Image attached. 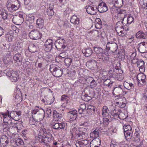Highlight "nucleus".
Returning a JSON list of instances; mask_svg holds the SVG:
<instances>
[{"instance_id": "nucleus-1", "label": "nucleus", "mask_w": 147, "mask_h": 147, "mask_svg": "<svg viewBox=\"0 0 147 147\" xmlns=\"http://www.w3.org/2000/svg\"><path fill=\"white\" fill-rule=\"evenodd\" d=\"M33 120L35 121L39 122L42 121L45 116V112L41 108L36 106L32 112Z\"/></svg>"}, {"instance_id": "nucleus-2", "label": "nucleus", "mask_w": 147, "mask_h": 147, "mask_svg": "<svg viewBox=\"0 0 147 147\" xmlns=\"http://www.w3.org/2000/svg\"><path fill=\"white\" fill-rule=\"evenodd\" d=\"M0 114L2 115L4 118L3 121L5 120V119L9 118L10 119V117L12 119L15 121H17L20 118V116L21 115V112L12 111L9 114V111L7 110L5 113H1Z\"/></svg>"}, {"instance_id": "nucleus-3", "label": "nucleus", "mask_w": 147, "mask_h": 147, "mask_svg": "<svg viewBox=\"0 0 147 147\" xmlns=\"http://www.w3.org/2000/svg\"><path fill=\"white\" fill-rule=\"evenodd\" d=\"M49 70L53 76L56 77H61L63 73L61 68L55 65H51Z\"/></svg>"}, {"instance_id": "nucleus-4", "label": "nucleus", "mask_w": 147, "mask_h": 147, "mask_svg": "<svg viewBox=\"0 0 147 147\" xmlns=\"http://www.w3.org/2000/svg\"><path fill=\"white\" fill-rule=\"evenodd\" d=\"M6 121V119H5V120L3 121L4 122H3L4 123V125H3V127L5 130H8L11 127H14L18 129H20V126L21 127L23 126L21 123L20 122L17 123L15 124H14V126L11 120L10 119L8 120L7 121Z\"/></svg>"}, {"instance_id": "nucleus-5", "label": "nucleus", "mask_w": 147, "mask_h": 147, "mask_svg": "<svg viewBox=\"0 0 147 147\" xmlns=\"http://www.w3.org/2000/svg\"><path fill=\"white\" fill-rule=\"evenodd\" d=\"M111 11L112 14H116L117 15V17L119 19V20H122L121 23H123L125 18H126L127 16L125 10L119 9L115 10L114 9L113 10H111Z\"/></svg>"}, {"instance_id": "nucleus-6", "label": "nucleus", "mask_w": 147, "mask_h": 147, "mask_svg": "<svg viewBox=\"0 0 147 147\" xmlns=\"http://www.w3.org/2000/svg\"><path fill=\"white\" fill-rule=\"evenodd\" d=\"M111 11L120 9L123 5V0H109Z\"/></svg>"}, {"instance_id": "nucleus-7", "label": "nucleus", "mask_w": 147, "mask_h": 147, "mask_svg": "<svg viewBox=\"0 0 147 147\" xmlns=\"http://www.w3.org/2000/svg\"><path fill=\"white\" fill-rule=\"evenodd\" d=\"M118 48V46L115 43L108 42L106 45V49L108 51H110L115 54H119V52L117 50Z\"/></svg>"}, {"instance_id": "nucleus-8", "label": "nucleus", "mask_w": 147, "mask_h": 147, "mask_svg": "<svg viewBox=\"0 0 147 147\" xmlns=\"http://www.w3.org/2000/svg\"><path fill=\"white\" fill-rule=\"evenodd\" d=\"M66 44L65 40L61 38L57 39L55 42V46L57 50L61 51L66 48Z\"/></svg>"}, {"instance_id": "nucleus-9", "label": "nucleus", "mask_w": 147, "mask_h": 147, "mask_svg": "<svg viewBox=\"0 0 147 147\" xmlns=\"http://www.w3.org/2000/svg\"><path fill=\"white\" fill-rule=\"evenodd\" d=\"M17 1V4H13L11 3L10 0H8L6 4V6L8 10L10 11H12V10L16 11L18 10L20 5V2L18 1Z\"/></svg>"}, {"instance_id": "nucleus-10", "label": "nucleus", "mask_w": 147, "mask_h": 147, "mask_svg": "<svg viewBox=\"0 0 147 147\" xmlns=\"http://www.w3.org/2000/svg\"><path fill=\"white\" fill-rule=\"evenodd\" d=\"M121 110H116L115 109L112 110L111 112V116H110L112 118L116 119L117 117L120 119H123V117H121V115H124V113L122 112H120Z\"/></svg>"}, {"instance_id": "nucleus-11", "label": "nucleus", "mask_w": 147, "mask_h": 147, "mask_svg": "<svg viewBox=\"0 0 147 147\" xmlns=\"http://www.w3.org/2000/svg\"><path fill=\"white\" fill-rule=\"evenodd\" d=\"M146 76L145 75L142 73L138 74L137 78L138 81V85L140 87L144 85L146 83Z\"/></svg>"}, {"instance_id": "nucleus-12", "label": "nucleus", "mask_w": 147, "mask_h": 147, "mask_svg": "<svg viewBox=\"0 0 147 147\" xmlns=\"http://www.w3.org/2000/svg\"><path fill=\"white\" fill-rule=\"evenodd\" d=\"M29 36L32 39L38 40L41 38L42 33L38 30H33L29 33Z\"/></svg>"}, {"instance_id": "nucleus-13", "label": "nucleus", "mask_w": 147, "mask_h": 147, "mask_svg": "<svg viewBox=\"0 0 147 147\" xmlns=\"http://www.w3.org/2000/svg\"><path fill=\"white\" fill-rule=\"evenodd\" d=\"M123 73V71L122 70H120L119 71L114 70L113 74H111L110 76L117 80L121 81L123 78L122 74Z\"/></svg>"}, {"instance_id": "nucleus-14", "label": "nucleus", "mask_w": 147, "mask_h": 147, "mask_svg": "<svg viewBox=\"0 0 147 147\" xmlns=\"http://www.w3.org/2000/svg\"><path fill=\"white\" fill-rule=\"evenodd\" d=\"M23 16L22 14H20L18 16H14L12 19V22L15 24L20 25L24 22Z\"/></svg>"}, {"instance_id": "nucleus-15", "label": "nucleus", "mask_w": 147, "mask_h": 147, "mask_svg": "<svg viewBox=\"0 0 147 147\" xmlns=\"http://www.w3.org/2000/svg\"><path fill=\"white\" fill-rule=\"evenodd\" d=\"M45 50L47 52L50 51L53 49V41L50 39L47 40L44 45Z\"/></svg>"}, {"instance_id": "nucleus-16", "label": "nucleus", "mask_w": 147, "mask_h": 147, "mask_svg": "<svg viewBox=\"0 0 147 147\" xmlns=\"http://www.w3.org/2000/svg\"><path fill=\"white\" fill-rule=\"evenodd\" d=\"M66 125L67 124L65 123H57L53 125L52 126H51V127L54 129L60 130L61 129H66Z\"/></svg>"}, {"instance_id": "nucleus-17", "label": "nucleus", "mask_w": 147, "mask_h": 147, "mask_svg": "<svg viewBox=\"0 0 147 147\" xmlns=\"http://www.w3.org/2000/svg\"><path fill=\"white\" fill-rule=\"evenodd\" d=\"M138 45V50L139 52L144 53L147 51V43L143 42L139 44Z\"/></svg>"}, {"instance_id": "nucleus-18", "label": "nucleus", "mask_w": 147, "mask_h": 147, "mask_svg": "<svg viewBox=\"0 0 147 147\" xmlns=\"http://www.w3.org/2000/svg\"><path fill=\"white\" fill-rule=\"evenodd\" d=\"M108 9L107 5L103 2L99 3L97 7V10L100 13L106 11Z\"/></svg>"}, {"instance_id": "nucleus-19", "label": "nucleus", "mask_w": 147, "mask_h": 147, "mask_svg": "<svg viewBox=\"0 0 147 147\" xmlns=\"http://www.w3.org/2000/svg\"><path fill=\"white\" fill-rule=\"evenodd\" d=\"M88 13L92 15H95L97 11V7L96 5L89 6L86 9Z\"/></svg>"}, {"instance_id": "nucleus-20", "label": "nucleus", "mask_w": 147, "mask_h": 147, "mask_svg": "<svg viewBox=\"0 0 147 147\" xmlns=\"http://www.w3.org/2000/svg\"><path fill=\"white\" fill-rule=\"evenodd\" d=\"M101 140L99 138H95L90 142V147H99L100 144Z\"/></svg>"}, {"instance_id": "nucleus-21", "label": "nucleus", "mask_w": 147, "mask_h": 147, "mask_svg": "<svg viewBox=\"0 0 147 147\" xmlns=\"http://www.w3.org/2000/svg\"><path fill=\"white\" fill-rule=\"evenodd\" d=\"M77 111L76 110L71 111L68 113V116L70 118V121L76 119L77 116Z\"/></svg>"}, {"instance_id": "nucleus-22", "label": "nucleus", "mask_w": 147, "mask_h": 147, "mask_svg": "<svg viewBox=\"0 0 147 147\" xmlns=\"http://www.w3.org/2000/svg\"><path fill=\"white\" fill-rule=\"evenodd\" d=\"M94 51L96 53L98 58H100L101 55L103 54V49L100 47H94Z\"/></svg>"}, {"instance_id": "nucleus-23", "label": "nucleus", "mask_w": 147, "mask_h": 147, "mask_svg": "<svg viewBox=\"0 0 147 147\" xmlns=\"http://www.w3.org/2000/svg\"><path fill=\"white\" fill-rule=\"evenodd\" d=\"M82 52L86 57H89L93 53V51L92 49L88 48L82 50Z\"/></svg>"}, {"instance_id": "nucleus-24", "label": "nucleus", "mask_w": 147, "mask_h": 147, "mask_svg": "<svg viewBox=\"0 0 147 147\" xmlns=\"http://www.w3.org/2000/svg\"><path fill=\"white\" fill-rule=\"evenodd\" d=\"M53 117L56 121H60L62 120L63 116L62 114L58 113L55 110H54L53 112Z\"/></svg>"}, {"instance_id": "nucleus-25", "label": "nucleus", "mask_w": 147, "mask_h": 147, "mask_svg": "<svg viewBox=\"0 0 147 147\" xmlns=\"http://www.w3.org/2000/svg\"><path fill=\"white\" fill-rule=\"evenodd\" d=\"M100 131V129L98 127L96 128L95 130L90 133V137L94 138H97L99 135Z\"/></svg>"}, {"instance_id": "nucleus-26", "label": "nucleus", "mask_w": 147, "mask_h": 147, "mask_svg": "<svg viewBox=\"0 0 147 147\" xmlns=\"http://www.w3.org/2000/svg\"><path fill=\"white\" fill-rule=\"evenodd\" d=\"M122 87V86L121 85H119L118 86L115 87L113 90L114 93L117 95H120L123 91Z\"/></svg>"}, {"instance_id": "nucleus-27", "label": "nucleus", "mask_w": 147, "mask_h": 147, "mask_svg": "<svg viewBox=\"0 0 147 147\" xmlns=\"http://www.w3.org/2000/svg\"><path fill=\"white\" fill-rule=\"evenodd\" d=\"M37 27L39 28H42L44 27V20L41 18H39L36 21Z\"/></svg>"}, {"instance_id": "nucleus-28", "label": "nucleus", "mask_w": 147, "mask_h": 147, "mask_svg": "<svg viewBox=\"0 0 147 147\" xmlns=\"http://www.w3.org/2000/svg\"><path fill=\"white\" fill-rule=\"evenodd\" d=\"M136 61H135L134 60L132 61V63L134 64L137 63V66L138 67L141 68H143V67L144 64V63L142 59H136Z\"/></svg>"}, {"instance_id": "nucleus-29", "label": "nucleus", "mask_w": 147, "mask_h": 147, "mask_svg": "<svg viewBox=\"0 0 147 147\" xmlns=\"http://www.w3.org/2000/svg\"><path fill=\"white\" fill-rule=\"evenodd\" d=\"M1 144H3V146L6 145L9 142V139L8 137L5 135L3 136L0 140Z\"/></svg>"}, {"instance_id": "nucleus-30", "label": "nucleus", "mask_w": 147, "mask_h": 147, "mask_svg": "<svg viewBox=\"0 0 147 147\" xmlns=\"http://www.w3.org/2000/svg\"><path fill=\"white\" fill-rule=\"evenodd\" d=\"M113 83V82L111 81L110 79H107L104 81L103 84L104 86H107L110 88L112 86Z\"/></svg>"}, {"instance_id": "nucleus-31", "label": "nucleus", "mask_w": 147, "mask_h": 147, "mask_svg": "<svg viewBox=\"0 0 147 147\" xmlns=\"http://www.w3.org/2000/svg\"><path fill=\"white\" fill-rule=\"evenodd\" d=\"M130 131H125L124 132V136L125 138L127 140L131 139L132 138L133 134V131L132 130H130Z\"/></svg>"}, {"instance_id": "nucleus-32", "label": "nucleus", "mask_w": 147, "mask_h": 147, "mask_svg": "<svg viewBox=\"0 0 147 147\" xmlns=\"http://www.w3.org/2000/svg\"><path fill=\"white\" fill-rule=\"evenodd\" d=\"M75 134L76 136L80 138H85L86 136L85 133L80 130H76Z\"/></svg>"}, {"instance_id": "nucleus-33", "label": "nucleus", "mask_w": 147, "mask_h": 147, "mask_svg": "<svg viewBox=\"0 0 147 147\" xmlns=\"http://www.w3.org/2000/svg\"><path fill=\"white\" fill-rule=\"evenodd\" d=\"M80 20L75 16H73L71 18V22L74 24H79Z\"/></svg>"}, {"instance_id": "nucleus-34", "label": "nucleus", "mask_w": 147, "mask_h": 147, "mask_svg": "<svg viewBox=\"0 0 147 147\" xmlns=\"http://www.w3.org/2000/svg\"><path fill=\"white\" fill-rule=\"evenodd\" d=\"M123 86L125 88L128 90H130L134 87L133 84L131 83H128L125 81L124 82Z\"/></svg>"}, {"instance_id": "nucleus-35", "label": "nucleus", "mask_w": 147, "mask_h": 147, "mask_svg": "<svg viewBox=\"0 0 147 147\" xmlns=\"http://www.w3.org/2000/svg\"><path fill=\"white\" fill-rule=\"evenodd\" d=\"M90 96H88V94H85L84 95H82L81 98L85 101L88 102L90 100H91L92 97H93L94 95L92 96L90 95V93L89 94Z\"/></svg>"}, {"instance_id": "nucleus-36", "label": "nucleus", "mask_w": 147, "mask_h": 147, "mask_svg": "<svg viewBox=\"0 0 147 147\" xmlns=\"http://www.w3.org/2000/svg\"><path fill=\"white\" fill-rule=\"evenodd\" d=\"M121 22H118L115 25V30L118 33V32H123L122 30H120V29H124V27L123 26H120Z\"/></svg>"}, {"instance_id": "nucleus-37", "label": "nucleus", "mask_w": 147, "mask_h": 147, "mask_svg": "<svg viewBox=\"0 0 147 147\" xmlns=\"http://www.w3.org/2000/svg\"><path fill=\"white\" fill-rule=\"evenodd\" d=\"M102 114L103 116L107 117L108 115L109 111L107 106H104L102 109Z\"/></svg>"}, {"instance_id": "nucleus-38", "label": "nucleus", "mask_w": 147, "mask_h": 147, "mask_svg": "<svg viewBox=\"0 0 147 147\" xmlns=\"http://www.w3.org/2000/svg\"><path fill=\"white\" fill-rule=\"evenodd\" d=\"M51 135H46L43 136V139L42 140V141L44 143L49 142L51 140Z\"/></svg>"}, {"instance_id": "nucleus-39", "label": "nucleus", "mask_w": 147, "mask_h": 147, "mask_svg": "<svg viewBox=\"0 0 147 147\" xmlns=\"http://www.w3.org/2000/svg\"><path fill=\"white\" fill-rule=\"evenodd\" d=\"M29 50L32 53H35L37 51L36 46L34 44H31L28 47Z\"/></svg>"}, {"instance_id": "nucleus-40", "label": "nucleus", "mask_w": 147, "mask_h": 147, "mask_svg": "<svg viewBox=\"0 0 147 147\" xmlns=\"http://www.w3.org/2000/svg\"><path fill=\"white\" fill-rule=\"evenodd\" d=\"M99 59H101L104 63H106L108 61L109 59V57L108 55H106L105 53H103L101 55V56Z\"/></svg>"}, {"instance_id": "nucleus-41", "label": "nucleus", "mask_w": 147, "mask_h": 147, "mask_svg": "<svg viewBox=\"0 0 147 147\" xmlns=\"http://www.w3.org/2000/svg\"><path fill=\"white\" fill-rule=\"evenodd\" d=\"M21 55L19 53L15 54L13 57V59L14 61L17 62H20L21 61Z\"/></svg>"}, {"instance_id": "nucleus-42", "label": "nucleus", "mask_w": 147, "mask_h": 147, "mask_svg": "<svg viewBox=\"0 0 147 147\" xmlns=\"http://www.w3.org/2000/svg\"><path fill=\"white\" fill-rule=\"evenodd\" d=\"M72 61V59L70 58H66L65 59L64 61L65 65L67 66H69L71 64Z\"/></svg>"}, {"instance_id": "nucleus-43", "label": "nucleus", "mask_w": 147, "mask_h": 147, "mask_svg": "<svg viewBox=\"0 0 147 147\" xmlns=\"http://www.w3.org/2000/svg\"><path fill=\"white\" fill-rule=\"evenodd\" d=\"M17 73L15 72H13L11 71H9L7 74V76L9 77H18Z\"/></svg>"}, {"instance_id": "nucleus-44", "label": "nucleus", "mask_w": 147, "mask_h": 147, "mask_svg": "<svg viewBox=\"0 0 147 147\" xmlns=\"http://www.w3.org/2000/svg\"><path fill=\"white\" fill-rule=\"evenodd\" d=\"M63 52L60 53L59 56H58V57L59 58H60V57L65 58L68 56V54L65 51L63 50Z\"/></svg>"}, {"instance_id": "nucleus-45", "label": "nucleus", "mask_w": 147, "mask_h": 147, "mask_svg": "<svg viewBox=\"0 0 147 147\" xmlns=\"http://www.w3.org/2000/svg\"><path fill=\"white\" fill-rule=\"evenodd\" d=\"M125 100V99L124 97L118 98L116 100L117 101L116 102V104L118 105H119V104H121L122 103L124 102V101Z\"/></svg>"}, {"instance_id": "nucleus-46", "label": "nucleus", "mask_w": 147, "mask_h": 147, "mask_svg": "<svg viewBox=\"0 0 147 147\" xmlns=\"http://www.w3.org/2000/svg\"><path fill=\"white\" fill-rule=\"evenodd\" d=\"M134 20V19L132 16H128L127 18L126 22L127 25H129L131 24L133 22Z\"/></svg>"}, {"instance_id": "nucleus-47", "label": "nucleus", "mask_w": 147, "mask_h": 147, "mask_svg": "<svg viewBox=\"0 0 147 147\" xmlns=\"http://www.w3.org/2000/svg\"><path fill=\"white\" fill-rule=\"evenodd\" d=\"M124 132L130 131V130H132V128L129 125H125L123 126Z\"/></svg>"}, {"instance_id": "nucleus-48", "label": "nucleus", "mask_w": 147, "mask_h": 147, "mask_svg": "<svg viewBox=\"0 0 147 147\" xmlns=\"http://www.w3.org/2000/svg\"><path fill=\"white\" fill-rule=\"evenodd\" d=\"M47 14L49 16H52L54 14V11L52 7H49L47 9Z\"/></svg>"}, {"instance_id": "nucleus-49", "label": "nucleus", "mask_w": 147, "mask_h": 147, "mask_svg": "<svg viewBox=\"0 0 147 147\" xmlns=\"http://www.w3.org/2000/svg\"><path fill=\"white\" fill-rule=\"evenodd\" d=\"M115 64L116 65L115 66V69L116 70L115 71H119L120 70H121V63L119 61L117 62Z\"/></svg>"}, {"instance_id": "nucleus-50", "label": "nucleus", "mask_w": 147, "mask_h": 147, "mask_svg": "<svg viewBox=\"0 0 147 147\" xmlns=\"http://www.w3.org/2000/svg\"><path fill=\"white\" fill-rule=\"evenodd\" d=\"M87 109L89 110L92 113H94L95 111L94 107L92 105H89L87 107Z\"/></svg>"}, {"instance_id": "nucleus-51", "label": "nucleus", "mask_w": 147, "mask_h": 147, "mask_svg": "<svg viewBox=\"0 0 147 147\" xmlns=\"http://www.w3.org/2000/svg\"><path fill=\"white\" fill-rule=\"evenodd\" d=\"M69 98V96L65 95H63L61 98V100L62 101L66 100L67 101Z\"/></svg>"}, {"instance_id": "nucleus-52", "label": "nucleus", "mask_w": 147, "mask_h": 147, "mask_svg": "<svg viewBox=\"0 0 147 147\" xmlns=\"http://www.w3.org/2000/svg\"><path fill=\"white\" fill-rule=\"evenodd\" d=\"M81 142H80L82 144V147L88 144V141L87 140H84L81 141Z\"/></svg>"}, {"instance_id": "nucleus-53", "label": "nucleus", "mask_w": 147, "mask_h": 147, "mask_svg": "<svg viewBox=\"0 0 147 147\" xmlns=\"http://www.w3.org/2000/svg\"><path fill=\"white\" fill-rule=\"evenodd\" d=\"M136 53H133L130 55L131 58V59L132 62V61H133L134 60L135 61V60H136V59H138L136 57Z\"/></svg>"}, {"instance_id": "nucleus-54", "label": "nucleus", "mask_w": 147, "mask_h": 147, "mask_svg": "<svg viewBox=\"0 0 147 147\" xmlns=\"http://www.w3.org/2000/svg\"><path fill=\"white\" fill-rule=\"evenodd\" d=\"M104 125H106L108 124L109 122V119L107 118H104L103 119Z\"/></svg>"}, {"instance_id": "nucleus-55", "label": "nucleus", "mask_w": 147, "mask_h": 147, "mask_svg": "<svg viewBox=\"0 0 147 147\" xmlns=\"http://www.w3.org/2000/svg\"><path fill=\"white\" fill-rule=\"evenodd\" d=\"M63 26L65 28H67L69 27L70 25L68 22H64L63 23Z\"/></svg>"}, {"instance_id": "nucleus-56", "label": "nucleus", "mask_w": 147, "mask_h": 147, "mask_svg": "<svg viewBox=\"0 0 147 147\" xmlns=\"http://www.w3.org/2000/svg\"><path fill=\"white\" fill-rule=\"evenodd\" d=\"M142 31H140L137 33L136 36L137 38L140 39L142 38Z\"/></svg>"}, {"instance_id": "nucleus-57", "label": "nucleus", "mask_w": 147, "mask_h": 147, "mask_svg": "<svg viewBox=\"0 0 147 147\" xmlns=\"http://www.w3.org/2000/svg\"><path fill=\"white\" fill-rule=\"evenodd\" d=\"M97 125L98 126H100L103 124L104 125L103 119H99L97 121Z\"/></svg>"}, {"instance_id": "nucleus-58", "label": "nucleus", "mask_w": 147, "mask_h": 147, "mask_svg": "<svg viewBox=\"0 0 147 147\" xmlns=\"http://www.w3.org/2000/svg\"><path fill=\"white\" fill-rule=\"evenodd\" d=\"M142 38L146 39L147 38V33L142 31Z\"/></svg>"}, {"instance_id": "nucleus-59", "label": "nucleus", "mask_w": 147, "mask_h": 147, "mask_svg": "<svg viewBox=\"0 0 147 147\" xmlns=\"http://www.w3.org/2000/svg\"><path fill=\"white\" fill-rule=\"evenodd\" d=\"M79 125L81 126L87 127L88 125V123L87 122H84L80 123Z\"/></svg>"}, {"instance_id": "nucleus-60", "label": "nucleus", "mask_w": 147, "mask_h": 147, "mask_svg": "<svg viewBox=\"0 0 147 147\" xmlns=\"http://www.w3.org/2000/svg\"><path fill=\"white\" fill-rule=\"evenodd\" d=\"M22 142L23 141H22L21 139L18 138L16 140V145L19 146L22 144Z\"/></svg>"}, {"instance_id": "nucleus-61", "label": "nucleus", "mask_w": 147, "mask_h": 147, "mask_svg": "<svg viewBox=\"0 0 147 147\" xmlns=\"http://www.w3.org/2000/svg\"><path fill=\"white\" fill-rule=\"evenodd\" d=\"M142 6L143 8L147 9V0H143Z\"/></svg>"}, {"instance_id": "nucleus-62", "label": "nucleus", "mask_w": 147, "mask_h": 147, "mask_svg": "<svg viewBox=\"0 0 147 147\" xmlns=\"http://www.w3.org/2000/svg\"><path fill=\"white\" fill-rule=\"evenodd\" d=\"M123 32H118V35L119 36H124L126 34V31L124 30H122Z\"/></svg>"}, {"instance_id": "nucleus-63", "label": "nucleus", "mask_w": 147, "mask_h": 147, "mask_svg": "<svg viewBox=\"0 0 147 147\" xmlns=\"http://www.w3.org/2000/svg\"><path fill=\"white\" fill-rule=\"evenodd\" d=\"M9 77L12 82H16L18 80V77Z\"/></svg>"}, {"instance_id": "nucleus-64", "label": "nucleus", "mask_w": 147, "mask_h": 147, "mask_svg": "<svg viewBox=\"0 0 147 147\" xmlns=\"http://www.w3.org/2000/svg\"><path fill=\"white\" fill-rule=\"evenodd\" d=\"M80 108L82 109L83 110L85 111L86 108V105L84 103H83L82 104H80Z\"/></svg>"}]
</instances>
